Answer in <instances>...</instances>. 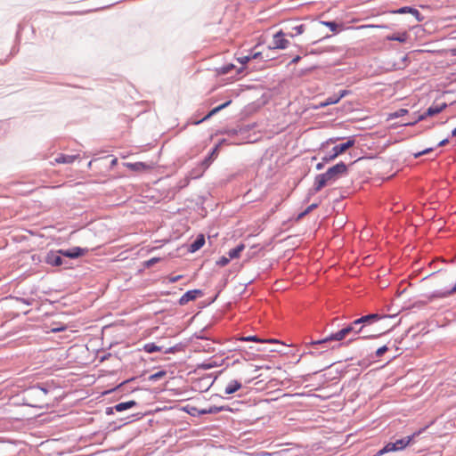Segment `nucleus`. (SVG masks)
<instances>
[{
    "mask_svg": "<svg viewBox=\"0 0 456 456\" xmlns=\"http://www.w3.org/2000/svg\"><path fill=\"white\" fill-rule=\"evenodd\" d=\"M235 69H236L235 65H233L232 63H228V64L222 66L219 69V73L223 74V75H227V74L231 73L232 70H233Z\"/></svg>",
    "mask_w": 456,
    "mask_h": 456,
    "instance_id": "32",
    "label": "nucleus"
},
{
    "mask_svg": "<svg viewBox=\"0 0 456 456\" xmlns=\"http://www.w3.org/2000/svg\"><path fill=\"white\" fill-rule=\"evenodd\" d=\"M452 296L451 292H450V289H439V290H435L429 294H426L423 296L424 299L423 300H419V305H427L436 299H442V298H446L448 297Z\"/></svg>",
    "mask_w": 456,
    "mask_h": 456,
    "instance_id": "11",
    "label": "nucleus"
},
{
    "mask_svg": "<svg viewBox=\"0 0 456 456\" xmlns=\"http://www.w3.org/2000/svg\"><path fill=\"white\" fill-rule=\"evenodd\" d=\"M349 94V91L347 90H342L338 93V94H337L338 97H340V100L345 97L346 95H347Z\"/></svg>",
    "mask_w": 456,
    "mask_h": 456,
    "instance_id": "48",
    "label": "nucleus"
},
{
    "mask_svg": "<svg viewBox=\"0 0 456 456\" xmlns=\"http://www.w3.org/2000/svg\"><path fill=\"white\" fill-rule=\"evenodd\" d=\"M281 26L282 28L281 29L284 30L283 32L288 37H291L301 35L305 29V25L300 23L297 19L284 20L282 21Z\"/></svg>",
    "mask_w": 456,
    "mask_h": 456,
    "instance_id": "7",
    "label": "nucleus"
},
{
    "mask_svg": "<svg viewBox=\"0 0 456 456\" xmlns=\"http://www.w3.org/2000/svg\"><path fill=\"white\" fill-rule=\"evenodd\" d=\"M137 404H138V403L134 400L118 403L115 404L114 406L107 407L105 409V413H106V415H111L114 413L115 411L121 412V411L129 410V409L136 406Z\"/></svg>",
    "mask_w": 456,
    "mask_h": 456,
    "instance_id": "12",
    "label": "nucleus"
},
{
    "mask_svg": "<svg viewBox=\"0 0 456 456\" xmlns=\"http://www.w3.org/2000/svg\"><path fill=\"white\" fill-rule=\"evenodd\" d=\"M77 158V155L59 154L55 158V162L59 164H72Z\"/></svg>",
    "mask_w": 456,
    "mask_h": 456,
    "instance_id": "22",
    "label": "nucleus"
},
{
    "mask_svg": "<svg viewBox=\"0 0 456 456\" xmlns=\"http://www.w3.org/2000/svg\"><path fill=\"white\" fill-rule=\"evenodd\" d=\"M183 411L192 417H197V416L201 415L200 409H199L195 406L186 405L183 407Z\"/></svg>",
    "mask_w": 456,
    "mask_h": 456,
    "instance_id": "30",
    "label": "nucleus"
},
{
    "mask_svg": "<svg viewBox=\"0 0 456 456\" xmlns=\"http://www.w3.org/2000/svg\"><path fill=\"white\" fill-rule=\"evenodd\" d=\"M305 216H306V214H304V211L302 213H300L297 216V219H300L302 217H304Z\"/></svg>",
    "mask_w": 456,
    "mask_h": 456,
    "instance_id": "57",
    "label": "nucleus"
},
{
    "mask_svg": "<svg viewBox=\"0 0 456 456\" xmlns=\"http://www.w3.org/2000/svg\"><path fill=\"white\" fill-rule=\"evenodd\" d=\"M452 136L456 137V127L452 131Z\"/></svg>",
    "mask_w": 456,
    "mask_h": 456,
    "instance_id": "58",
    "label": "nucleus"
},
{
    "mask_svg": "<svg viewBox=\"0 0 456 456\" xmlns=\"http://www.w3.org/2000/svg\"><path fill=\"white\" fill-rule=\"evenodd\" d=\"M446 107H447V105L444 102L442 103V104H439V105L438 104L437 105H431L430 107L428 108V110L423 114H419L416 117V119H415L414 122H408V123H406V125H415L419 121H421V120L425 119L427 117H432V116H435L436 114H439Z\"/></svg>",
    "mask_w": 456,
    "mask_h": 456,
    "instance_id": "10",
    "label": "nucleus"
},
{
    "mask_svg": "<svg viewBox=\"0 0 456 456\" xmlns=\"http://www.w3.org/2000/svg\"><path fill=\"white\" fill-rule=\"evenodd\" d=\"M203 295L204 293L201 289L188 290L180 297L178 303L180 305H184L190 301H193Z\"/></svg>",
    "mask_w": 456,
    "mask_h": 456,
    "instance_id": "16",
    "label": "nucleus"
},
{
    "mask_svg": "<svg viewBox=\"0 0 456 456\" xmlns=\"http://www.w3.org/2000/svg\"><path fill=\"white\" fill-rule=\"evenodd\" d=\"M387 39L389 41H398L404 43L407 39V34L405 32L402 34H393L391 36H387Z\"/></svg>",
    "mask_w": 456,
    "mask_h": 456,
    "instance_id": "29",
    "label": "nucleus"
},
{
    "mask_svg": "<svg viewBox=\"0 0 456 456\" xmlns=\"http://www.w3.org/2000/svg\"><path fill=\"white\" fill-rule=\"evenodd\" d=\"M320 106L326 107V106H329V104H326V100H325L323 102L320 103Z\"/></svg>",
    "mask_w": 456,
    "mask_h": 456,
    "instance_id": "59",
    "label": "nucleus"
},
{
    "mask_svg": "<svg viewBox=\"0 0 456 456\" xmlns=\"http://www.w3.org/2000/svg\"><path fill=\"white\" fill-rule=\"evenodd\" d=\"M372 331H374V330L371 329V327L366 328V331H364V332H358L359 334L362 335L361 337H359V338H363V339L376 338H379L381 335L380 332L373 333Z\"/></svg>",
    "mask_w": 456,
    "mask_h": 456,
    "instance_id": "28",
    "label": "nucleus"
},
{
    "mask_svg": "<svg viewBox=\"0 0 456 456\" xmlns=\"http://www.w3.org/2000/svg\"><path fill=\"white\" fill-rule=\"evenodd\" d=\"M129 380H125L123 383L120 384V386L124 385L125 383H127Z\"/></svg>",
    "mask_w": 456,
    "mask_h": 456,
    "instance_id": "63",
    "label": "nucleus"
},
{
    "mask_svg": "<svg viewBox=\"0 0 456 456\" xmlns=\"http://www.w3.org/2000/svg\"><path fill=\"white\" fill-rule=\"evenodd\" d=\"M243 68L238 69V73H240L242 71Z\"/></svg>",
    "mask_w": 456,
    "mask_h": 456,
    "instance_id": "62",
    "label": "nucleus"
},
{
    "mask_svg": "<svg viewBox=\"0 0 456 456\" xmlns=\"http://www.w3.org/2000/svg\"><path fill=\"white\" fill-rule=\"evenodd\" d=\"M325 163H326V162H323V160H322V162L318 163V164L316 165V169H317V170H322V169L324 167V164H325Z\"/></svg>",
    "mask_w": 456,
    "mask_h": 456,
    "instance_id": "51",
    "label": "nucleus"
},
{
    "mask_svg": "<svg viewBox=\"0 0 456 456\" xmlns=\"http://www.w3.org/2000/svg\"><path fill=\"white\" fill-rule=\"evenodd\" d=\"M143 348H144V351L149 354H152V353L159 352L161 350V347H159V346H157L154 343L145 344Z\"/></svg>",
    "mask_w": 456,
    "mask_h": 456,
    "instance_id": "31",
    "label": "nucleus"
},
{
    "mask_svg": "<svg viewBox=\"0 0 456 456\" xmlns=\"http://www.w3.org/2000/svg\"><path fill=\"white\" fill-rule=\"evenodd\" d=\"M300 59L301 57L299 55H297L292 59L291 63H297Z\"/></svg>",
    "mask_w": 456,
    "mask_h": 456,
    "instance_id": "52",
    "label": "nucleus"
},
{
    "mask_svg": "<svg viewBox=\"0 0 456 456\" xmlns=\"http://www.w3.org/2000/svg\"><path fill=\"white\" fill-rule=\"evenodd\" d=\"M124 166L126 167L128 169L134 171V172H142V171H145V170H148L151 168V166H149L148 164H146L144 162H134V163L126 162V163H124Z\"/></svg>",
    "mask_w": 456,
    "mask_h": 456,
    "instance_id": "19",
    "label": "nucleus"
},
{
    "mask_svg": "<svg viewBox=\"0 0 456 456\" xmlns=\"http://www.w3.org/2000/svg\"><path fill=\"white\" fill-rule=\"evenodd\" d=\"M360 327V324H354V321L352 322L350 324L346 326V328H350V333L354 332V334H359L357 330Z\"/></svg>",
    "mask_w": 456,
    "mask_h": 456,
    "instance_id": "41",
    "label": "nucleus"
},
{
    "mask_svg": "<svg viewBox=\"0 0 456 456\" xmlns=\"http://www.w3.org/2000/svg\"><path fill=\"white\" fill-rule=\"evenodd\" d=\"M117 162H118V159H113L111 160L110 165H111V166H115V165L117 164Z\"/></svg>",
    "mask_w": 456,
    "mask_h": 456,
    "instance_id": "56",
    "label": "nucleus"
},
{
    "mask_svg": "<svg viewBox=\"0 0 456 456\" xmlns=\"http://www.w3.org/2000/svg\"><path fill=\"white\" fill-rule=\"evenodd\" d=\"M242 456H273V454L266 452H261L256 453H244Z\"/></svg>",
    "mask_w": 456,
    "mask_h": 456,
    "instance_id": "43",
    "label": "nucleus"
},
{
    "mask_svg": "<svg viewBox=\"0 0 456 456\" xmlns=\"http://www.w3.org/2000/svg\"><path fill=\"white\" fill-rule=\"evenodd\" d=\"M36 387H37L41 392L44 394V400H46V395H48L50 391V386L45 385V384H37L36 385Z\"/></svg>",
    "mask_w": 456,
    "mask_h": 456,
    "instance_id": "34",
    "label": "nucleus"
},
{
    "mask_svg": "<svg viewBox=\"0 0 456 456\" xmlns=\"http://www.w3.org/2000/svg\"><path fill=\"white\" fill-rule=\"evenodd\" d=\"M339 101H340V97H338L337 94H334L326 99V104H329V105L336 104Z\"/></svg>",
    "mask_w": 456,
    "mask_h": 456,
    "instance_id": "37",
    "label": "nucleus"
},
{
    "mask_svg": "<svg viewBox=\"0 0 456 456\" xmlns=\"http://www.w3.org/2000/svg\"><path fill=\"white\" fill-rule=\"evenodd\" d=\"M321 24L328 27L330 31L332 32H338L339 28H343L342 23H338L335 20H329V21H320Z\"/></svg>",
    "mask_w": 456,
    "mask_h": 456,
    "instance_id": "27",
    "label": "nucleus"
},
{
    "mask_svg": "<svg viewBox=\"0 0 456 456\" xmlns=\"http://www.w3.org/2000/svg\"><path fill=\"white\" fill-rule=\"evenodd\" d=\"M245 245L243 243H240L235 248H232L228 252V256L231 259L238 258L240 253L244 250Z\"/></svg>",
    "mask_w": 456,
    "mask_h": 456,
    "instance_id": "26",
    "label": "nucleus"
},
{
    "mask_svg": "<svg viewBox=\"0 0 456 456\" xmlns=\"http://www.w3.org/2000/svg\"><path fill=\"white\" fill-rule=\"evenodd\" d=\"M87 251V248L73 247L68 249H60L59 253H61L63 256V258L67 257L70 259H76L84 256Z\"/></svg>",
    "mask_w": 456,
    "mask_h": 456,
    "instance_id": "13",
    "label": "nucleus"
},
{
    "mask_svg": "<svg viewBox=\"0 0 456 456\" xmlns=\"http://www.w3.org/2000/svg\"><path fill=\"white\" fill-rule=\"evenodd\" d=\"M408 113V110H405V109H400L398 110L397 111H395L394 114H392V117L394 118H399V117H403L404 116L405 114Z\"/></svg>",
    "mask_w": 456,
    "mask_h": 456,
    "instance_id": "42",
    "label": "nucleus"
},
{
    "mask_svg": "<svg viewBox=\"0 0 456 456\" xmlns=\"http://www.w3.org/2000/svg\"><path fill=\"white\" fill-rule=\"evenodd\" d=\"M175 347H169V348L166 349L165 354H170V353H175Z\"/></svg>",
    "mask_w": 456,
    "mask_h": 456,
    "instance_id": "53",
    "label": "nucleus"
},
{
    "mask_svg": "<svg viewBox=\"0 0 456 456\" xmlns=\"http://www.w3.org/2000/svg\"><path fill=\"white\" fill-rule=\"evenodd\" d=\"M205 244V237L203 234H199L196 239L190 244L189 251L194 253L201 248Z\"/></svg>",
    "mask_w": 456,
    "mask_h": 456,
    "instance_id": "20",
    "label": "nucleus"
},
{
    "mask_svg": "<svg viewBox=\"0 0 456 456\" xmlns=\"http://www.w3.org/2000/svg\"><path fill=\"white\" fill-rule=\"evenodd\" d=\"M24 403L30 407H42L45 403L44 394L36 386L29 387L23 392Z\"/></svg>",
    "mask_w": 456,
    "mask_h": 456,
    "instance_id": "4",
    "label": "nucleus"
},
{
    "mask_svg": "<svg viewBox=\"0 0 456 456\" xmlns=\"http://www.w3.org/2000/svg\"><path fill=\"white\" fill-rule=\"evenodd\" d=\"M166 374H167V372L165 370L157 371L149 377V380L157 381V380L162 379Z\"/></svg>",
    "mask_w": 456,
    "mask_h": 456,
    "instance_id": "33",
    "label": "nucleus"
},
{
    "mask_svg": "<svg viewBox=\"0 0 456 456\" xmlns=\"http://www.w3.org/2000/svg\"><path fill=\"white\" fill-rule=\"evenodd\" d=\"M395 315H390V314H379L377 313L374 314H369L366 315H362L360 318L354 320V324H360V327L358 328V332H364L366 331V328L371 327L374 323L378 322L379 321L384 319V318H394Z\"/></svg>",
    "mask_w": 456,
    "mask_h": 456,
    "instance_id": "6",
    "label": "nucleus"
},
{
    "mask_svg": "<svg viewBox=\"0 0 456 456\" xmlns=\"http://www.w3.org/2000/svg\"><path fill=\"white\" fill-rule=\"evenodd\" d=\"M182 277H183L182 275L170 276V277H168V281L170 283H175V282L178 281Z\"/></svg>",
    "mask_w": 456,
    "mask_h": 456,
    "instance_id": "46",
    "label": "nucleus"
},
{
    "mask_svg": "<svg viewBox=\"0 0 456 456\" xmlns=\"http://www.w3.org/2000/svg\"><path fill=\"white\" fill-rule=\"evenodd\" d=\"M249 130L248 126L246 127H240V128H228L226 129L224 134H226L229 138H234L239 134L246 133Z\"/></svg>",
    "mask_w": 456,
    "mask_h": 456,
    "instance_id": "23",
    "label": "nucleus"
},
{
    "mask_svg": "<svg viewBox=\"0 0 456 456\" xmlns=\"http://www.w3.org/2000/svg\"><path fill=\"white\" fill-rule=\"evenodd\" d=\"M449 142V138H445L438 142L437 147H444Z\"/></svg>",
    "mask_w": 456,
    "mask_h": 456,
    "instance_id": "49",
    "label": "nucleus"
},
{
    "mask_svg": "<svg viewBox=\"0 0 456 456\" xmlns=\"http://www.w3.org/2000/svg\"><path fill=\"white\" fill-rule=\"evenodd\" d=\"M388 351V347L387 346H382L377 349L375 354L376 357H381L385 353Z\"/></svg>",
    "mask_w": 456,
    "mask_h": 456,
    "instance_id": "40",
    "label": "nucleus"
},
{
    "mask_svg": "<svg viewBox=\"0 0 456 456\" xmlns=\"http://www.w3.org/2000/svg\"><path fill=\"white\" fill-rule=\"evenodd\" d=\"M284 30L280 29L273 38V49H286L289 45V41L285 38L287 35L283 32Z\"/></svg>",
    "mask_w": 456,
    "mask_h": 456,
    "instance_id": "15",
    "label": "nucleus"
},
{
    "mask_svg": "<svg viewBox=\"0 0 456 456\" xmlns=\"http://www.w3.org/2000/svg\"><path fill=\"white\" fill-rule=\"evenodd\" d=\"M348 334H350V328L344 327L340 330L332 333L325 337L324 338L311 341L310 346L315 350H318L319 346L324 351L329 348L335 349L336 347H339L343 344L338 343L332 345V343H337L343 340Z\"/></svg>",
    "mask_w": 456,
    "mask_h": 456,
    "instance_id": "2",
    "label": "nucleus"
},
{
    "mask_svg": "<svg viewBox=\"0 0 456 456\" xmlns=\"http://www.w3.org/2000/svg\"><path fill=\"white\" fill-rule=\"evenodd\" d=\"M45 262L52 266L64 265L67 268L68 261L59 253V250H50L45 258Z\"/></svg>",
    "mask_w": 456,
    "mask_h": 456,
    "instance_id": "9",
    "label": "nucleus"
},
{
    "mask_svg": "<svg viewBox=\"0 0 456 456\" xmlns=\"http://www.w3.org/2000/svg\"><path fill=\"white\" fill-rule=\"evenodd\" d=\"M250 57H251V60L262 58V53L256 52V53H250Z\"/></svg>",
    "mask_w": 456,
    "mask_h": 456,
    "instance_id": "47",
    "label": "nucleus"
},
{
    "mask_svg": "<svg viewBox=\"0 0 456 456\" xmlns=\"http://www.w3.org/2000/svg\"><path fill=\"white\" fill-rule=\"evenodd\" d=\"M318 207V203H313L311 204L310 206H308L305 210H304V214H309L311 211H313L314 209H315L316 208Z\"/></svg>",
    "mask_w": 456,
    "mask_h": 456,
    "instance_id": "45",
    "label": "nucleus"
},
{
    "mask_svg": "<svg viewBox=\"0 0 456 456\" xmlns=\"http://www.w3.org/2000/svg\"><path fill=\"white\" fill-rule=\"evenodd\" d=\"M231 258L226 256H222L219 258V260L216 261V265L219 266H225L229 264Z\"/></svg>",
    "mask_w": 456,
    "mask_h": 456,
    "instance_id": "38",
    "label": "nucleus"
},
{
    "mask_svg": "<svg viewBox=\"0 0 456 456\" xmlns=\"http://www.w3.org/2000/svg\"><path fill=\"white\" fill-rule=\"evenodd\" d=\"M355 143V140L353 137H349L346 142L336 145L332 148L331 152L326 154L322 157L323 162H330L334 160L337 157L346 151L348 149L353 147Z\"/></svg>",
    "mask_w": 456,
    "mask_h": 456,
    "instance_id": "8",
    "label": "nucleus"
},
{
    "mask_svg": "<svg viewBox=\"0 0 456 456\" xmlns=\"http://www.w3.org/2000/svg\"><path fill=\"white\" fill-rule=\"evenodd\" d=\"M449 289H450V292L452 295L456 293V281H455V284Z\"/></svg>",
    "mask_w": 456,
    "mask_h": 456,
    "instance_id": "54",
    "label": "nucleus"
},
{
    "mask_svg": "<svg viewBox=\"0 0 456 456\" xmlns=\"http://www.w3.org/2000/svg\"><path fill=\"white\" fill-rule=\"evenodd\" d=\"M242 387L241 382L236 379L231 380L224 389L225 395H232L236 393L238 390H240Z\"/></svg>",
    "mask_w": 456,
    "mask_h": 456,
    "instance_id": "21",
    "label": "nucleus"
},
{
    "mask_svg": "<svg viewBox=\"0 0 456 456\" xmlns=\"http://www.w3.org/2000/svg\"><path fill=\"white\" fill-rule=\"evenodd\" d=\"M337 139H330V141L334 142Z\"/></svg>",
    "mask_w": 456,
    "mask_h": 456,
    "instance_id": "64",
    "label": "nucleus"
},
{
    "mask_svg": "<svg viewBox=\"0 0 456 456\" xmlns=\"http://www.w3.org/2000/svg\"><path fill=\"white\" fill-rule=\"evenodd\" d=\"M397 451L398 450H397L396 445L395 444V442H389L385 446H383V448H381L379 451L377 452L376 456H381L385 453L397 452Z\"/></svg>",
    "mask_w": 456,
    "mask_h": 456,
    "instance_id": "25",
    "label": "nucleus"
},
{
    "mask_svg": "<svg viewBox=\"0 0 456 456\" xmlns=\"http://www.w3.org/2000/svg\"><path fill=\"white\" fill-rule=\"evenodd\" d=\"M348 334H350V328L344 327L340 330L332 333L325 337L324 338L311 341L310 346L315 350H318L319 346L324 351L329 348L335 349L336 347H339L343 344L338 343L332 345V343H337L343 340Z\"/></svg>",
    "mask_w": 456,
    "mask_h": 456,
    "instance_id": "3",
    "label": "nucleus"
},
{
    "mask_svg": "<svg viewBox=\"0 0 456 456\" xmlns=\"http://www.w3.org/2000/svg\"><path fill=\"white\" fill-rule=\"evenodd\" d=\"M415 119H416V118H415L414 119L408 120V121H406L403 125H404V126H407V125H406V123H408V122H414V121H415Z\"/></svg>",
    "mask_w": 456,
    "mask_h": 456,
    "instance_id": "61",
    "label": "nucleus"
},
{
    "mask_svg": "<svg viewBox=\"0 0 456 456\" xmlns=\"http://www.w3.org/2000/svg\"><path fill=\"white\" fill-rule=\"evenodd\" d=\"M433 151H434V148L430 147V148H427V149L421 151V153H423V155H426L428 153H430Z\"/></svg>",
    "mask_w": 456,
    "mask_h": 456,
    "instance_id": "50",
    "label": "nucleus"
},
{
    "mask_svg": "<svg viewBox=\"0 0 456 456\" xmlns=\"http://www.w3.org/2000/svg\"><path fill=\"white\" fill-rule=\"evenodd\" d=\"M226 140L223 139L219 144H216L204 158L203 160L200 161L199 166L192 171L191 176L193 178H198L202 175V174L209 167L215 159L217 157L219 145L224 142Z\"/></svg>",
    "mask_w": 456,
    "mask_h": 456,
    "instance_id": "5",
    "label": "nucleus"
},
{
    "mask_svg": "<svg viewBox=\"0 0 456 456\" xmlns=\"http://www.w3.org/2000/svg\"><path fill=\"white\" fill-rule=\"evenodd\" d=\"M423 430L424 429H420L419 431H416V432L412 433L410 436H407L405 437H403V438H400V439H397L396 441H395V444L396 445L397 450L398 451H402L404 448H406L408 445L413 444L415 438L417 436H419Z\"/></svg>",
    "mask_w": 456,
    "mask_h": 456,
    "instance_id": "14",
    "label": "nucleus"
},
{
    "mask_svg": "<svg viewBox=\"0 0 456 456\" xmlns=\"http://www.w3.org/2000/svg\"><path fill=\"white\" fill-rule=\"evenodd\" d=\"M347 166L341 161L328 168L325 173L317 175L314 177V185L309 191V195L315 194L323 187L333 183L341 176L347 175Z\"/></svg>",
    "mask_w": 456,
    "mask_h": 456,
    "instance_id": "1",
    "label": "nucleus"
},
{
    "mask_svg": "<svg viewBox=\"0 0 456 456\" xmlns=\"http://www.w3.org/2000/svg\"><path fill=\"white\" fill-rule=\"evenodd\" d=\"M423 156V153H421V151H419V152H416V153H413V157L415 159H418L419 157Z\"/></svg>",
    "mask_w": 456,
    "mask_h": 456,
    "instance_id": "55",
    "label": "nucleus"
},
{
    "mask_svg": "<svg viewBox=\"0 0 456 456\" xmlns=\"http://www.w3.org/2000/svg\"><path fill=\"white\" fill-rule=\"evenodd\" d=\"M250 60H251L250 54L240 56L237 58V61L242 65L247 64Z\"/></svg>",
    "mask_w": 456,
    "mask_h": 456,
    "instance_id": "39",
    "label": "nucleus"
},
{
    "mask_svg": "<svg viewBox=\"0 0 456 456\" xmlns=\"http://www.w3.org/2000/svg\"><path fill=\"white\" fill-rule=\"evenodd\" d=\"M241 341H253V342H265V340L261 339L257 336H248V337H241Z\"/></svg>",
    "mask_w": 456,
    "mask_h": 456,
    "instance_id": "36",
    "label": "nucleus"
},
{
    "mask_svg": "<svg viewBox=\"0 0 456 456\" xmlns=\"http://www.w3.org/2000/svg\"><path fill=\"white\" fill-rule=\"evenodd\" d=\"M266 341H267V342H270V343H275V342H277V341H276V339H273V338H272V339H268V340H266Z\"/></svg>",
    "mask_w": 456,
    "mask_h": 456,
    "instance_id": "60",
    "label": "nucleus"
},
{
    "mask_svg": "<svg viewBox=\"0 0 456 456\" xmlns=\"http://www.w3.org/2000/svg\"><path fill=\"white\" fill-rule=\"evenodd\" d=\"M395 13L399 14H411L414 16L415 20L417 21H422L424 20V16L417 10L416 8L411 7V6H403L396 11L394 12Z\"/></svg>",
    "mask_w": 456,
    "mask_h": 456,
    "instance_id": "17",
    "label": "nucleus"
},
{
    "mask_svg": "<svg viewBox=\"0 0 456 456\" xmlns=\"http://www.w3.org/2000/svg\"><path fill=\"white\" fill-rule=\"evenodd\" d=\"M11 298L15 299L18 302H21V303H23V304H25L27 305H32V304L34 302L33 298H25V297H12V296H11Z\"/></svg>",
    "mask_w": 456,
    "mask_h": 456,
    "instance_id": "35",
    "label": "nucleus"
},
{
    "mask_svg": "<svg viewBox=\"0 0 456 456\" xmlns=\"http://www.w3.org/2000/svg\"><path fill=\"white\" fill-rule=\"evenodd\" d=\"M232 103V100H228L226 101L225 102H224L223 104H220L215 108H213L205 117H203L200 120H197L194 122L195 125H199L208 119H209L211 117H213L214 115L217 114L219 111H221L222 110L225 109L226 107H228L230 104Z\"/></svg>",
    "mask_w": 456,
    "mask_h": 456,
    "instance_id": "18",
    "label": "nucleus"
},
{
    "mask_svg": "<svg viewBox=\"0 0 456 456\" xmlns=\"http://www.w3.org/2000/svg\"><path fill=\"white\" fill-rule=\"evenodd\" d=\"M228 410V407L225 406H210L208 408L200 409L201 415L206 414H216L221 411Z\"/></svg>",
    "mask_w": 456,
    "mask_h": 456,
    "instance_id": "24",
    "label": "nucleus"
},
{
    "mask_svg": "<svg viewBox=\"0 0 456 456\" xmlns=\"http://www.w3.org/2000/svg\"><path fill=\"white\" fill-rule=\"evenodd\" d=\"M159 261V257H152L145 263L146 267H151Z\"/></svg>",
    "mask_w": 456,
    "mask_h": 456,
    "instance_id": "44",
    "label": "nucleus"
}]
</instances>
